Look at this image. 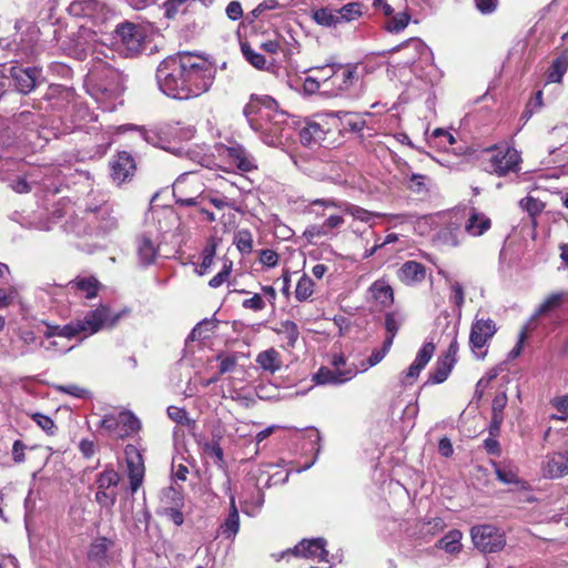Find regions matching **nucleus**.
Wrapping results in <instances>:
<instances>
[{"instance_id": "nucleus-1", "label": "nucleus", "mask_w": 568, "mask_h": 568, "mask_svg": "<svg viewBox=\"0 0 568 568\" xmlns=\"http://www.w3.org/2000/svg\"><path fill=\"white\" fill-rule=\"evenodd\" d=\"M215 74L214 64L206 58L185 51L168 57L159 64L156 81L168 97L189 100L207 92Z\"/></svg>"}, {"instance_id": "nucleus-2", "label": "nucleus", "mask_w": 568, "mask_h": 568, "mask_svg": "<svg viewBox=\"0 0 568 568\" xmlns=\"http://www.w3.org/2000/svg\"><path fill=\"white\" fill-rule=\"evenodd\" d=\"M243 113L250 126L260 133L262 141L270 146L281 144L290 129L287 113L278 110L277 102L270 95H251Z\"/></svg>"}, {"instance_id": "nucleus-3", "label": "nucleus", "mask_w": 568, "mask_h": 568, "mask_svg": "<svg viewBox=\"0 0 568 568\" xmlns=\"http://www.w3.org/2000/svg\"><path fill=\"white\" fill-rule=\"evenodd\" d=\"M119 220L114 215L113 206L105 200H95L88 203L82 215H75L67 221L64 229L77 236L108 235L118 230Z\"/></svg>"}, {"instance_id": "nucleus-4", "label": "nucleus", "mask_w": 568, "mask_h": 568, "mask_svg": "<svg viewBox=\"0 0 568 568\" xmlns=\"http://www.w3.org/2000/svg\"><path fill=\"white\" fill-rule=\"evenodd\" d=\"M359 65L355 63H338L331 74V79L324 82V95L348 97L359 83Z\"/></svg>"}, {"instance_id": "nucleus-5", "label": "nucleus", "mask_w": 568, "mask_h": 568, "mask_svg": "<svg viewBox=\"0 0 568 568\" xmlns=\"http://www.w3.org/2000/svg\"><path fill=\"white\" fill-rule=\"evenodd\" d=\"M489 155L486 170L498 176H506L520 171L521 156L519 152L509 145L493 146L486 150Z\"/></svg>"}, {"instance_id": "nucleus-6", "label": "nucleus", "mask_w": 568, "mask_h": 568, "mask_svg": "<svg viewBox=\"0 0 568 568\" xmlns=\"http://www.w3.org/2000/svg\"><path fill=\"white\" fill-rule=\"evenodd\" d=\"M204 191V184L195 172L181 174L173 184L175 203L181 206H195Z\"/></svg>"}, {"instance_id": "nucleus-7", "label": "nucleus", "mask_w": 568, "mask_h": 568, "mask_svg": "<svg viewBox=\"0 0 568 568\" xmlns=\"http://www.w3.org/2000/svg\"><path fill=\"white\" fill-rule=\"evenodd\" d=\"M145 30L132 22H123L116 27L114 42L119 50L125 55H135L143 49Z\"/></svg>"}, {"instance_id": "nucleus-8", "label": "nucleus", "mask_w": 568, "mask_h": 568, "mask_svg": "<svg viewBox=\"0 0 568 568\" xmlns=\"http://www.w3.org/2000/svg\"><path fill=\"white\" fill-rule=\"evenodd\" d=\"M470 536L474 546L484 554L498 552L506 545L504 532L493 525L475 526L470 530Z\"/></svg>"}, {"instance_id": "nucleus-9", "label": "nucleus", "mask_w": 568, "mask_h": 568, "mask_svg": "<svg viewBox=\"0 0 568 568\" xmlns=\"http://www.w3.org/2000/svg\"><path fill=\"white\" fill-rule=\"evenodd\" d=\"M120 313L113 314L106 305H100L89 312L83 320H77L79 334L92 335L105 327H112L120 320Z\"/></svg>"}, {"instance_id": "nucleus-10", "label": "nucleus", "mask_w": 568, "mask_h": 568, "mask_svg": "<svg viewBox=\"0 0 568 568\" xmlns=\"http://www.w3.org/2000/svg\"><path fill=\"white\" fill-rule=\"evenodd\" d=\"M100 426L120 438H125L138 433L141 423L131 412H121L118 415H105L101 419Z\"/></svg>"}, {"instance_id": "nucleus-11", "label": "nucleus", "mask_w": 568, "mask_h": 568, "mask_svg": "<svg viewBox=\"0 0 568 568\" xmlns=\"http://www.w3.org/2000/svg\"><path fill=\"white\" fill-rule=\"evenodd\" d=\"M497 332L496 323L491 318L475 316L470 327L469 344L478 358H484L481 349L488 344Z\"/></svg>"}, {"instance_id": "nucleus-12", "label": "nucleus", "mask_w": 568, "mask_h": 568, "mask_svg": "<svg viewBox=\"0 0 568 568\" xmlns=\"http://www.w3.org/2000/svg\"><path fill=\"white\" fill-rule=\"evenodd\" d=\"M120 481V475L112 468L105 469L97 478L98 491L95 500L103 507H111L115 504L118 493L116 487Z\"/></svg>"}, {"instance_id": "nucleus-13", "label": "nucleus", "mask_w": 568, "mask_h": 568, "mask_svg": "<svg viewBox=\"0 0 568 568\" xmlns=\"http://www.w3.org/2000/svg\"><path fill=\"white\" fill-rule=\"evenodd\" d=\"M359 369L356 365H348L344 371H337L334 367L322 366L314 375L312 381L316 385H342L353 379Z\"/></svg>"}, {"instance_id": "nucleus-14", "label": "nucleus", "mask_w": 568, "mask_h": 568, "mask_svg": "<svg viewBox=\"0 0 568 568\" xmlns=\"http://www.w3.org/2000/svg\"><path fill=\"white\" fill-rule=\"evenodd\" d=\"M111 178L116 184H122L132 179L136 164L133 156L125 152H118L110 161Z\"/></svg>"}, {"instance_id": "nucleus-15", "label": "nucleus", "mask_w": 568, "mask_h": 568, "mask_svg": "<svg viewBox=\"0 0 568 568\" xmlns=\"http://www.w3.org/2000/svg\"><path fill=\"white\" fill-rule=\"evenodd\" d=\"M126 464H128V475L130 479V489L131 493L134 494L140 488L143 483L144 477V464L143 458L140 452L133 445H128L124 450Z\"/></svg>"}, {"instance_id": "nucleus-16", "label": "nucleus", "mask_w": 568, "mask_h": 568, "mask_svg": "<svg viewBox=\"0 0 568 568\" xmlns=\"http://www.w3.org/2000/svg\"><path fill=\"white\" fill-rule=\"evenodd\" d=\"M10 77L18 92L22 94L30 93L38 83L40 70L37 68H22L13 65L9 68Z\"/></svg>"}, {"instance_id": "nucleus-17", "label": "nucleus", "mask_w": 568, "mask_h": 568, "mask_svg": "<svg viewBox=\"0 0 568 568\" xmlns=\"http://www.w3.org/2000/svg\"><path fill=\"white\" fill-rule=\"evenodd\" d=\"M541 473L546 478H560L568 474V443L564 453L548 454L542 464Z\"/></svg>"}, {"instance_id": "nucleus-18", "label": "nucleus", "mask_w": 568, "mask_h": 568, "mask_svg": "<svg viewBox=\"0 0 568 568\" xmlns=\"http://www.w3.org/2000/svg\"><path fill=\"white\" fill-rule=\"evenodd\" d=\"M325 540L322 538L302 540L294 549L287 552L295 556L311 558L320 562H327L328 551L325 549Z\"/></svg>"}, {"instance_id": "nucleus-19", "label": "nucleus", "mask_w": 568, "mask_h": 568, "mask_svg": "<svg viewBox=\"0 0 568 568\" xmlns=\"http://www.w3.org/2000/svg\"><path fill=\"white\" fill-rule=\"evenodd\" d=\"M435 352V345L432 342L425 343L422 348L418 351L414 362L408 367L404 379L402 381L403 384H413L416 378L419 376V373L422 369L428 364V362L432 359Z\"/></svg>"}, {"instance_id": "nucleus-20", "label": "nucleus", "mask_w": 568, "mask_h": 568, "mask_svg": "<svg viewBox=\"0 0 568 568\" xmlns=\"http://www.w3.org/2000/svg\"><path fill=\"white\" fill-rule=\"evenodd\" d=\"M223 487L225 493L230 495V513L220 529L225 538H234L240 528V515L236 508L235 497L231 494L230 478H226Z\"/></svg>"}, {"instance_id": "nucleus-21", "label": "nucleus", "mask_w": 568, "mask_h": 568, "mask_svg": "<svg viewBox=\"0 0 568 568\" xmlns=\"http://www.w3.org/2000/svg\"><path fill=\"white\" fill-rule=\"evenodd\" d=\"M100 287L101 283L94 276H77L68 283L70 292L89 300L97 296Z\"/></svg>"}, {"instance_id": "nucleus-22", "label": "nucleus", "mask_w": 568, "mask_h": 568, "mask_svg": "<svg viewBox=\"0 0 568 568\" xmlns=\"http://www.w3.org/2000/svg\"><path fill=\"white\" fill-rule=\"evenodd\" d=\"M397 277L405 285H416L426 277V267L416 261L405 262L397 271Z\"/></svg>"}, {"instance_id": "nucleus-23", "label": "nucleus", "mask_w": 568, "mask_h": 568, "mask_svg": "<svg viewBox=\"0 0 568 568\" xmlns=\"http://www.w3.org/2000/svg\"><path fill=\"white\" fill-rule=\"evenodd\" d=\"M225 155L232 164L242 171L248 172L256 168L255 159L240 144L229 146Z\"/></svg>"}, {"instance_id": "nucleus-24", "label": "nucleus", "mask_w": 568, "mask_h": 568, "mask_svg": "<svg viewBox=\"0 0 568 568\" xmlns=\"http://www.w3.org/2000/svg\"><path fill=\"white\" fill-rule=\"evenodd\" d=\"M490 219L484 213L470 209L467 221L465 223V231L471 236H479L490 227Z\"/></svg>"}, {"instance_id": "nucleus-25", "label": "nucleus", "mask_w": 568, "mask_h": 568, "mask_svg": "<svg viewBox=\"0 0 568 568\" xmlns=\"http://www.w3.org/2000/svg\"><path fill=\"white\" fill-rule=\"evenodd\" d=\"M136 252L140 263L150 265L159 255V246L149 236L141 235L136 240Z\"/></svg>"}, {"instance_id": "nucleus-26", "label": "nucleus", "mask_w": 568, "mask_h": 568, "mask_svg": "<svg viewBox=\"0 0 568 568\" xmlns=\"http://www.w3.org/2000/svg\"><path fill=\"white\" fill-rule=\"evenodd\" d=\"M372 298L382 306H388L394 301L393 288L385 280L375 281L368 290Z\"/></svg>"}, {"instance_id": "nucleus-27", "label": "nucleus", "mask_w": 568, "mask_h": 568, "mask_svg": "<svg viewBox=\"0 0 568 568\" xmlns=\"http://www.w3.org/2000/svg\"><path fill=\"white\" fill-rule=\"evenodd\" d=\"M255 361L263 371L270 374H274L282 367L281 355L275 348L258 353Z\"/></svg>"}, {"instance_id": "nucleus-28", "label": "nucleus", "mask_w": 568, "mask_h": 568, "mask_svg": "<svg viewBox=\"0 0 568 568\" xmlns=\"http://www.w3.org/2000/svg\"><path fill=\"white\" fill-rule=\"evenodd\" d=\"M338 119L343 130L351 132H361L366 125L365 119L359 113L338 112Z\"/></svg>"}, {"instance_id": "nucleus-29", "label": "nucleus", "mask_w": 568, "mask_h": 568, "mask_svg": "<svg viewBox=\"0 0 568 568\" xmlns=\"http://www.w3.org/2000/svg\"><path fill=\"white\" fill-rule=\"evenodd\" d=\"M462 537L463 535L459 530H450L438 540L437 547L448 554H458L462 550Z\"/></svg>"}, {"instance_id": "nucleus-30", "label": "nucleus", "mask_w": 568, "mask_h": 568, "mask_svg": "<svg viewBox=\"0 0 568 568\" xmlns=\"http://www.w3.org/2000/svg\"><path fill=\"white\" fill-rule=\"evenodd\" d=\"M313 21L325 28H337L339 20H337V12L328 8H320L312 11Z\"/></svg>"}, {"instance_id": "nucleus-31", "label": "nucleus", "mask_w": 568, "mask_h": 568, "mask_svg": "<svg viewBox=\"0 0 568 568\" xmlns=\"http://www.w3.org/2000/svg\"><path fill=\"white\" fill-rule=\"evenodd\" d=\"M342 209V202L334 199H316L308 203L306 212L322 217L328 209Z\"/></svg>"}, {"instance_id": "nucleus-32", "label": "nucleus", "mask_w": 568, "mask_h": 568, "mask_svg": "<svg viewBox=\"0 0 568 568\" xmlns=\"http://www.w3.org/2000/svg\"><path fill=\"white\" fill-rule=\"evenodd\" d=\"M363 4L361 2H349L336 10L339 24L343 22H352L359 19L363 14Z\"/></svg>"}, {"instance_id": "nucleus-33", "label": "nucleus", "mask_w": 568, "mask_h": 568, "mask_svg": "<svg viewBox=\"0 0 568 568\" xmlns=\"http://www.w3.org/2000/svg\"><path fill=\"white\" fill-rule=\"evenodd\" d=\"M400 47L403 50H408L412 53L408 57L406 63H414L417 59L429 54L428 47L417 38L409 39L408 41L402 43Z\"/></svg>"}, {"instance_id": "nucleus-34", "label": "nucleus", "mask_w": 568, "mask_h": 568, "mask_svg": "<svg viewBox=\"0 0 568 568\" xmlns=\"http://www.w3.org/2000/svg\"><path fill=\"white\" fill-rule=\"evenodd\" d=\"M324 135L323 128L316 122L307 123L300 132V139L305 145L320 142L324 139Z\"/></svg>"}, {"instance_id": "nucleus-35", "label": "nucleus", "mask_w": 568, "mask_h": 568, "mask_svg": "<svg viewBox=\"0 0 568 568\" xmlns=\"http://www.w3.org/2000/svg\"><path fill=\"white\" fill-rule=\"evenodd\" d=\"M43 335L47 338H51V337H54V336L72 338V337L79 335V333H78V328H77V325H75V321H73V322H71V323H69L67 325H63V326L47 324L45 325V331L43 332Z\"/></svg>"}, {"instance_id": "nucleus-36", "label": "nucleus", "mask_w": 568, "mask_h": 568, "mask_svg": "<svg viewBox=\"0 0 568 568\" xmlns=\"http://www.w3.org/2000/svg\"><path fill=\"white\" fill-rule=\"evenodd\" d=\"M568 69V51L562 52L556 58L549 69L548 80L549 82H560L564 74Z\"/></svg>"}, {"instance_id": "nucleus-37", "label": "nucleus", "mask_w": 568, "mask_h": 568, "mask_svg": "<svg viewBox=\"0 0 568 568\" xmlns=\"http://www.w3.org/2000/svg\"><path fill=\"white\" fill-rule=\"evenodd\" d=\"M314 281L306 274H303L295 288V298L298 302H305L307 301L314 293Z\"/></svg>"}, {"instance_id": "nucleus-38", "label": "nucleus", "mask_w": 568, "mask_h": 568, "mask_svg": "<svg viewBox=\"0 0 568 568\" xmlns=\"http://www.w3.org/2000/svg\"><path fill=\"white\" fill-rule=\"evenodd\" d=\"M430 179L423 174L413 173L407 183V187L415 194L425 196L429 191Z\"/></svg>"}, {"instance_id": "nucleus-39", "label": "nucleus", "mask_w": 568, "mask_h": 568, "mask_svg": "<svg viewBox=\"0 0 568 568\" xmlns=\"http://www.w3.org/2000/svg\"><path fill=\"white\" fill-rule=\"evenodd\" d=\"M342 212L349 214L354 219L368 223L375 216H378L379 214H375L373 212H369L358 205L351 204L347 202H342V209H339Z\"/></svg>"}, {"instance_id": "nucleus-40", "label": "nucleus", "mask_w": 568, "mask_h": 568, "mask_svg": "<svg viewBox=\"0 0 568 568\" xmlns=\"http://www.w3.org/2000/svg\"><path fill=\"white\" fill-rule=\"evenodd\" d=\"M233 243L242 254H250L253 250V236L248 230H239L234 234Z\"/></svg>"}, {"instance_id": "nucleus-41", "label": "nucleus", "mask_w": 568, "mask_h": 568, "mask_svg": "<svg viewBox=\"0 0 568 568\" xmlns=\"http://www.w3.org/2000/svg\"><path fill=\"white\" fill-rule=\"evenodd\" d=\"M453 365L450 361L438 359L435 368L429 374V382L433 384H439L447 379L450 374Z\"/></svg>"}, {"instance_id": "nucleus-42", "label": "nucleus", "mask_w": 568, "mask_h": 568, "mask_svg": "<svg viewBox=\"0 0 568 568\" xmlns=\"http://www.w3.org/2000/svg\"><path fill=\"white\" fill-rule=\"evenodd\" d=\"M216 253V242L215 239L211 237L205 247L202 251V262H201V270L200 275H203L213 264L214 257Z\"/></svg>"}, {"instance_id": "nucleus-43", "label": "nucleus", "mask_w": 568, "mask_h": 568, "mask_svg": "<svg viewBox=\"0 0 568 568\" xmlns=\"http://www.w3.org/2000/svg\"><path fill=\"white\" fill-rule=\"evenodd\" d=\"M277 332L283 336L287 345L291 347L294 346L300 335L297 325L292 321H285L281 323Z\"/></svg>"}, {"instance_id": "nucleus-44", "label": "nucleus", "mask_w": 568, "mask_h": 568, "mask_svg": "<svg viewBox=\"0 0 568 568\" xmlns=\"http://www.w3.org/2000/svg\"><path fill=\"white\" fill-rule=\"evenodd\" d=\"M404 321L405 316L399 311L387 313L385 316V328L387 334L396 335Z\"/></svg>"}, {"instance_id": "nucleus-45", "label": "nucleus", "mask_w": 568, "mask_h": 568, "mask_svg": "<svg viewBox=\"0 0 568 568\" xmlns=\"http://www.w3.org/2000/svg\"><path fill=\"white\" fill-rule=\"evenodd\" d=\"M568 298V294L564 292L554 293L549 295L544 303L539 306L537 311V315L545 314L554 308H557L561 305L564 298Z\"/></svg>"}, {"instance_id": "nucleus-46", "label": "nucleus", "mask_w": 568, "mask_h": 568, "mask_svg": "<svg viewBox=\"0 0 568 568\" xmlns=\"http://www.w3.org/2000/svg\"><path fill=\"white\" fill-rule=\"evenodd\" d=\"M519 206L526 211L531 217L537 216L545 209V204L532 196H526L519 201Z\"/></svg>"}, {"instance_id": "nucleus-47", "label": "nucleus", "mask_w": 568, "mask_h": 568, "mask_svg": "<svg viewBox=\"0 0 568 568\" xmlns=\"http://www.w3.org/2000/svg\"><path fill=\"white\" fill-rule=\"evenodd\" d=\"M242 52L245 59L256 69H266L267 62L263 54L255 52L247 44H242Z\"/></svg>"}, {"instance_id": "nucleus-48", "label": "nucleus", "mask_w": 568, "mask_h": 568, "mask_svg": "<svg viewBox=\"0 0 568 568\" xmlns=\"http://www.w3.org/2000/svg\"><path fill=\"white\" fill-rule=\"evenodd\" d=\"M409 20L410 17L407 12H399L389 18V20L386 23V29L389 32H399L407 27Z\"/></svg>"}, {"instance_id": "nucleus-49", "label": "nucleus", "mask_w": 568, "mask_h": 568, "mask_svg": "<svg viewBox=\"0 0 568 568\" xmlns=\"http://www.w3.org/2000/svg\"><path fill=\"white\" fill-rule=\"evenodd\" d=\"M203 449L207 455L216 458V464L219 465V467L224 466V453L217 440L214 439L204 443Z\"/></svg>"}, {"instance_id": "nucleus-50", "label": "nucleus", "mask_w": 568, "mask_h": 568, "mask_svg": "<svg viewBox=\"0 0 568 568\" xmlns=\"http://www.w3.org/2000/svg\"><path fill=\"white\" fill-rule=\"evenodd\" d=\"M232 262L231 261H225L224 264H223V267L222 270L215 275L213 276L210 282H209V285L212 287V288H217L220 287L223 283L226 282V280L229 278L231 272H232Z\"/></svg>"}, {"instance_id": "nucleus-51", "label": "nucleus", "mask_w": 568, "mask_h": 568, "mask_svg": "<svg viewBox=\"0 0 568 568\" xmlns=\"http://www.w3.org/2000/svg\"><path fill=\"white\" fill-rule=\"evenodd\" d=\"M336 64L337 63H331L326 65L314 67L311 68L308 71L314 73V77H316V79L321 82L322 88L324 89V82L329 81L331 74L335 70Z\"/></svg>"}, {"instance_id": "nucleus-52", "label": "nucleus", "mask_w": 568, "mask_h": 568, "mask_svg": "<svg viewBox=\"0 0 568 568\" xmlns=\"http://www.w3.org/2000/svg\"><path fill=\"white\" fill-rule=\"evenodd\" d=\"M32 420L42 428L47 434H53L55 430V424L53 419L44 414L34 413L31 415Z\"/></svg>"}, {"instance_id": "nucleus-53", "label": "nucleus", "mask_w": 568, "mask_h": 568, "mask_svg": "<svg viewBox=\"0 0 568 568\" xmlns=\"http://www.w3.org/2000/svg\"><path fill=\"white\" fill-rule=\"evenodd\" d=\"M496 476L504 484L518 483V471L515 468L496 467Z\"/></svg>"}, {"instance_id": "nucleus-54", "label": "nucleus", "mask_w": 568, "mask_h": 568, "mask_svg": "<svg viewBox=\"0 0 568 568\" xmlns=\"http://www.w3.org/2000/svg\"><path fill=\"white\" fill-rule=\"evenodd\" d=\"M344 224V217L341 214H329L327 219L322 223L326 234L335 235L334 231L339 229Z\"/></svg>"}, {"instance_id": "nucleus-55", "label": "nucleus", "mask_w": 568, "mask_h": 568, "mask_svg": "<svg viewBox=\"0 0 568 568\" xmlns=\"http://www.w3.org/2000/svg\"><path fill=\"white\" fill-rule=\"evenodd\" d=\"M385 356H386V353L382 348L374 349L372 352L371 356L367 358V361L362 362L361 365L357 366V368L359 369V373L366 372L369 367L377 365L378 363H381L384 359Z\"/></svg>"}, {"instance_id": "nucleus-56", "label": "nucleus", "mask_w": 568, "mask_h": 568, "mask_svg": "<svg viewBox=\"0 0 568 568\" xmlns=\"http://www.w3.org/2000/svg\"><path fill=\"white\" fill-rule=\"evenodd\" d=\"M57 389L77 398H87L90 395L88 389L82 388L75 384L59 385L57 386Z\"/></svg>"}, {"instance_id": "nucleus-57", "label": "nucleus", "mask_w": 568, "mask_h": 568, "mask_svg": "<svg viewBox=\"0 0 568 568\" xmlns=\"http://www.w3.org/2000/svg\"><path fill=\"white\" fill-rule=\"evenodd\" d=\"M105 555H106L105 540H98L91 545V548L89 550L90 559L101 561L105 558Z\"/></svg>"}, {"instance_id": "nucleus-58", "label": "nucleus", "mask_w": 568, "mask_h": 568, "mask_svg": "<svg viewBox=\"0 0 568 568\" xmlns=\"http://www.w3.org/2000/svg\"><path fill=\"white\" fill-rule=\"evenodd\" d=\"M166 412H168V416L173 422H176L181 425H186L190 422L187 412L184 408H180L176 406H169Z\"/></svg>"}, {"instance_id": "nucleus-59", "label": "nucleus", "mask_w": 568, "mask_h": 568, "mask_svg": "<svg viewBox=\"0 0 568 568\" xmlns=\"http://www.w3.org/2000/svg\"><path fill=\"white\" fill-rule=\"evenodd\" d=\"M450 224H454L455 226L449 230L448 229L442 230L439 233V236L444 241V243L455 246L458 244V237H457V234L455 233V231L456 232L459 231V223L456 220V222H452Z\"/></svg>"}, {"instance_id": "nucleus-60", "label": "nucleus", "mask_w": 568, "mask_h": 568, "mask_svg": "<svg viewBox=\"0 0 568 568\" xmlns=\"http://www.w3.org/2000/svg\"><path fill=\"white\" fill-rule=\"evenodd\" d=\"M303 235L307 239L308 242H312L315 239L328 236L322 224H313L307 226Z\"/></svg>"}, {"instance_id": "nucleus-61", "label": "nucleus", "mask_w": 568, "mask_h": 568, "mask_svg": "<svg viewBox=\"0 0 568 568\" xmlns=\"http://www.w3.org/2000/svg\"><path fill=\"white\" fill-rule=\"evenodd\" d=\"M507 405V396L505 393L497 394L491 404V416H504V408Z\"/></svg>"}, {"instance_id": "nucleus-62", "label": "nucleus", "mask_w": 568, "mask_h": 568, "mask_svg": "<svg viewBox=\"0 0 568 568\" xmlns=\"http://www.w3.org/2000/svg\"><path fill=\"white\" fill-rule=\"evenodd\" d=\"M242 306L246 310L258 312L265 307V302L260 294H254L252 297L244 300Z\"/></svg>"}, {"instance_id": "nucleus-63", "label": "nucleus", "mask_w": 568, "mask_h": 568, "mask_svg": "<svg viewBox=\"0 0 568 568\" xmlns=\"http://www.w3.org/2000/svg\"><path fill=\"white\" fill-rule=\"evenodd\" d=\"M303 90L307 94H314L321 92L323 94V88L321 82L314 75L306 77L303 83Z\"/></svg>"}, {"instance_id": "nucleus-64", "label": "nucleus", "mask_w": 568, "mask_h": 568, "mask_svg": "<svg viewBox=\"0 0 568 568\" xmlns=\"http://www.w3.org/2000/svg\"><path fill=\"white\" fill-rule=\"evenodd\" d=\"M552 404L562 416L552 415L551 418L565 420L568 417V396L555 398Z\"/></svg>"}]
</instances>
